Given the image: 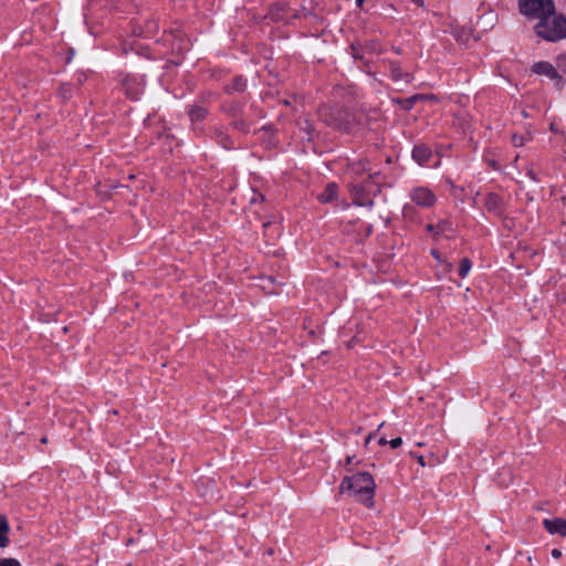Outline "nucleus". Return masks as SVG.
<instances>
[{"instance_id":"7ed1b4c3","label":"nucleus","mask_w":566,"mask_h":566,"mask_svg":"<svg viewBox=\"0 0 566 566\" xmlns=\"http://www.w3.org/2000/svg\"><path fill=\"white\" fill-rule=\"evenodd\" d=\"M535 32L538 36L547 41H557L566 38V18L560 14L551 15L535 25Z\"/></svg>"},{"instance_id":"412c9836","label":"nucleus","mask_w":566,"mask_h":566,"mask_svg":"<svg viewBox=\"0 0 566 566\" xmlns=\"http://www.w3.org/2000/svg\"><path fill=\"white\" fill-rule=\"evenodd\" d=\"M0 566H21V564L14 558H2L0 559Z\"/></svg>"},{"instance_id":"c85d7f7f","label":"nucleus","mask_w":566,"mask_h":566,"mask_svg":"<svg viewBox=\"0 0 566 566\" xmlns=\"http://www.w3.org/2000/svg\"><path fill=\"white\" fill-rule=\"evenodd\" d=\"M354 457H347L346 458V464L349 465L353 463Z\"/></svg>"},{"instance_id":"dca6fc26","label":"nucleus","mask_w":566,"mask_h":566,"mask_svg":"<svg viewBox=\"0 0 566 566\" xmlns=\"http://www.w3.org/2000/svg\"><path fill=\"white\" fill-rule=\"evenodd\" d=\"M349 169L355 175H361L370 170L369 163L366 160H358L349 166Z\"/></svg>"},{"instance_id":"39448f33","label":"nucleus","mask_w":566,"mask_h":566,"mask_svg":"<svg viewBox=\"0 0 566 566\" xmlns=\"http://www.w3.org/2000/svg\"><path fill=\"white\" fill-rule=\"evenodd\" d=\"M532 72H534L535 74L547 76L548 78L555 82V85L558 88H562L564 85L563 77L558 74L554 65L551 64L549 62L541 61L534 63L532 66Z\"/></svg>"},{"instance_id":"393cba45","label":"nucleus","mask_w":566,"mask_h":566,"mask_svg":"<svg viewBox=\"0 0 566 566\" xmlns=\"http://www.w3.org/2000/svg\"><path fill=\"white\" fill-rule=\"evenodd\" d=\"M558 66L566 73V56L558 57Z\"/></svg>"},{"instance_id":"2f4dec72","label":"nucleus","mask_w":566,"mask_h":566,"mask_svg":"<svg viewBox=\"0 0 566 566\" xmlns=\"http://www.w3.org/2000/svg\"><path fill=\"white\" fill-rule=\"evenodd\" d=\"M270 226H271V222H270V221H268V222H264V223H263V228H264L265 230H266Z\"/></svg>"},{"instance_id":"f8f14e48","label":"nucleus","mask_w":566,"mask_h":566,"mask_svg":"<svg viewBox=\"0 0 566 566\" xmlns=\"http://www.w3.org/2000/svg\"><path fill=\"white\" fill-rule=\"evenodd\" d=\"M124 87L127 96H129L132 99H138L144 91V87L134 78H126L124 82Z\"/></svg>"},{"instance_id":"c9c22d12","label":"nucleus","mask_w":566,"mask_h":566,"mask_svg":"<svg viewBox=\"0 0 566 566\" xmlns=\"http://www.w3.org/2000/svg\"><path fill=\"white\" fill-rule=\"evenodd\" d=\"M563 301H564V302H566V297H565V298H563Z\"/></svg>"},{"instance_id":"ddd939ff","label":"nucleus","mask_w":566,"mask_h":566,"mask_svg":"<svg viewBox=\"0 0 566 566\" xmlns=\"http://www.w3.org/2000/svg\"><path fill=\"white\" fill-rule=\"evenodd\" d=\"M338 186L335 182H329L326 185L324 191L318 195V200L322 203H328L334 201L337 198Z\"/></svg>"},{"instance_id":"9b49d317","label":"nucleus","mask_w":566,"mask_h":566,"mask_svg":"<svg viewBox=\"0 0 566 566\" xmlns=\"http://www.w3.org/2000/svg\"><path fill=\"white\" fill-rule=\"evenodd\" d=\"M431 156H432L431 149L424 144L416 145L412 149V158L420 166L428 164Z\"/></svg>"},{"instance_id":"a211bd4d","label":"nucleus","mask_w":566,"mask_h":566,"mask_svg":"<svg viewBox=\"0 0 566 566\" xmlns=\"http://www.w3.org/2000/svg\"><path fill=\"white\" fill-rule=\"evenodd\" d=\"M452 223L447 221V220H443V221H440L437 223V231H438V234H442V233H446L448 231H452Z\"/></svg>"},{"instance_id":"a878e982","label":"nucleus","mask_w":566,"mask_h":566,"mask_svg":"<svg viewBox=\"0 0 566 566\" xmlns=\"http://www.w3.org/2000/svg\"><path fill=\"white\" fill-rule=\"evenodd\" d=\"M427 231L432 233L434 237H437L438 235L437 224H428Z\"/></svg>"},{"instance_id":"b1692460","label":"nucleus","mask_w":566,"mask_h":566,"mask_svg":"<svg viewBox=\"0 0 566 566\" xmlns=\"http://www.w3.org/2000/svg\"><path fill=\"white\" fill-rule=\"evenodd\" d=\"M389 444L392 449H397L402 444V440H401V438H395L389 441Z\"/></svg>"},{"instance_id":"aec40b11","label":"nucleus","mask_w":566,"mask_h":566,"mask_svg":"<svg viewBox=\"0 0 566 566\" xmlns=\"http://www.w3.org/2000/svg\"><path fill=\"white\" fill-rule=\"evenodd\" d=\"M415 208L411 205H405L402 208V214L406 219H411L413 217Z\"/></svg>"},{"instance_id":"f3484780","label":"nucleus","mask_w":566,"mask_h":566,"mask_svg":"<svg viewBox=\"0 0 566 566\" xmlns=\"http://www.w3.org/2000/svg\"><path fill=\"white\" fill-rule=\"evenodd\" d=\"M472 268V262L468 258H463L460 262L459 266V275L460 277L464 279L468 276L470 270Z\"/></svg>"},{"instance_id":"1a4fd4ad","label":"nucleus","mask_w":566,"mask_h":566,"mask_svg":"<svg viewBox=\"0 0 566 566\" xmlns=\"http://www.w3.org/2000/svg\"><path fill=\"white\" fill-rule=\"evenodd\" d=\"M387 65L390 71V76H391L392 81H395V82L402 81L405 83H410L412 81V78H413L412 75L408 72H403L399 62L388 61Z\"/></svg>"},{"instance_id":"f257e3e1","label":"nucleus","mask_w":566,"mask_h":566,"mask_svg":"<svg viewBox=\"0 0 566 566\" xmlns=\"http://www.w3.org/2000/svg\"><path fill=\"white\" fill-rule=\"evenodd\" d=\"M375 481L370 473L360 472L352 476H345L339 485L342 493H350L355 500L367 507L374 506Z\"/></svg>"},{"instance_id":"e433bc0d","label":"nucleus","mask_w":566,"mask_h":566,"mask_svg":"<svg viewBox=\"0 0 566 566\" xmlns=\"http://www.w3.org/2000/svg\"><path fill=\"white\" fill-rule=\"evenodd\" d=\"M55 566H62V565H61V564H57V565H55Z\"/></svg>"},{"instance_id":"cd10ccee","label":"nucleus","mask_w":566,"mask_h":566,"mask_svg":"<svg viewBox=\"0 0 566 566\" xmlns=\"http://www.w3.org/2000/svg\"><path fill=\"white\" fill-rule=\"evenodd\" d=\"M378 443H379V444H381V446H384V444H387V443H389V442H388V441L382 437V438H380V439L378 440Z\"/></svg>"},{"instance_id":"9d476101","label":"nucleus","mask_w":566,"mask_h":566,"mask_svg":"<svg viewBox=\"0 0 566 566\" xmlns=\"http://www.w3.org/2000/svg\"><path fill=\"white\" fill-rule=\"evenodd\" d=\"M543 526L549 534H558L560 536H566V520L565 518H545L543 521Z\"/></svg>"},{"instance_id":"20e7f679","label":"nucleus","mask_w":566,"mask_h":566,"mask_svg":"<svg viewBox=\"0 0 566 566\" xmlns=\"http://www.w3.org/2000/svg\"><path fill=\"white\" fill-rule=\"evenodd\" d=\"M520 12L528 20L542 22L555 11L553 0H518Z\"/></svg>"},{"instance_id":"c756f323","label":"nucleus","mask_w":566,"mask_h":566,"mask_svg":"<svg viewBox=\"0 0 566 566\" xmlns=\"http://www.w3.org/2000/svg\"><path fill=\"white\" fill-rule=\"evenodd\" d=\"M431 253H432V255H433L437 260H439V259H440V255H439V253H438L437 251H434V250H433Z\"/></svg>"},{"instance_id":"f704fd0d","label":"nucleus","mask_w":566,"mask_h":566,"mask_svg":"<svg viewBox=\"0 0 566 566\" xmlns=\"http://www.w3.org/2000/svg\"><path fill=\"white\" fill-rule=\"evenodd\" d=\"M46 441H48V440H46V438H45V437L41 439V442H42V443H46Z\"/></svg>"},{"instance_id":"4be33fe9","label":"nucleus","mask_w":566,"mask_h":566,"mask_svg":"<svg viewBox=\"0 0 566 566\" xmlns=\"http://www.w3.org/2000/svg\"><path fill=\"white\" fill-rule=\"evenodd\" d=\"M512 143L515 147H521L525 143V138L522 135H513Z\"/></svg>"},{"instance_id":"0eeeda50","label":"nucleus","mask_w":566,"mask_h":566,"mask_svg":"<svg viewBox=\"0 0 566 566\" xmlns=\"http://www.w3.org/2000/svg\"><path fill=\"white\" fill-rule=\"evenodd\" d=\"M484 208L490 213H493L497 217H503L505 213V205L503 199L494 192H489L484 197Z\"/></svg>"},{"instance_id":"bb28decb","label":"nucleus","mask_w":566,"mask_h":566,"mask_svg":"<svg viewBox=\"0 0 566 566\" xmlns=\"http://www.w3.org/2000/svg\"><path fill=\"white\" fill-rule=\"evenodd\" d=\"M552 556H553L554 558H559V557L562 556V552H560V549H558V548H554V549L552 551Z\"/></svg>"},{"instance_id":"4468645a","label":"nucleus","mask_w":566,"mask_h":566,"mask_svg":"<svg viewBox=\"0 0 566 566\" xmlns=\"http://www.w3.org/2000/svg\"><path fill=\"white\" fill-rule=\"evenodd\" d=\"M207 114H208L207 108H205L203 106H200V105H192L188 109V115L190 117L191 123H193V124L203 120L206 118Z\"/></svg>"},{"instance_id":"5701e85b","label":"nucleus","mask_w":566,"mask_h":566,"mask_svg":"<svg viewBox=\"0 0 566 566\" xmlns=\"http://www.w3.org/2000/svg\"><path fill=\"white\" fill-rule=\"evenodd\" d=\"M233 125L235 128L240 129L241 132L248 133V130H249L247 127V124L242 119L234 120Z\"/></svg>"},{"instance_id":"6ab92c4d","label":"nucleus","mask_w":566,"mask_h":566,"mask_svg":"<svg viewBox=\"0 0 566 566\" xmlns=\"http://www.w3.org/2000/svg\"><path fill=\"white\" fill-rule=\"evenodd\" d=\"M232 88L237 92H242L245 88V81L242 77H235L232 82Z\"/></svg>"},{"instance_id":"473e14b6","label":"nucleus","mask_w":566,"mask_h":566,"mask_svg":"<svg viewBox=\"0 0 566 566\" xmlns=\"http://www.w3.org/2000/svg\"><path fill=\"white\" fill-rule=\"evenodd\" d=\"M365 0H356L358 7H361Z\"/></svg>"},{"instance_id":"2eb2a0df","label":"nucleus","mask_w":566,"mask_h":566,"mask_svg":"<svg viewBox=\"0 0 566 566\" xmlns=\"http://www.w3.org/2000/svg\"><path fill=\"white\" fill-rule=\"evenodd\" d=\"M9 523L4 515H0V547H6L9 544L8 533Z\"/></svg>"},{"instance_id":"72a5a7b5","label":"nucleus","mask_w":566,"mask_h":566,"mask_svg":"<svg viewBox=\"0 0 566 566\" xmlns=\"http://www.w3.org/2000/svg\"><path fill=\"white\" fill-rule=\"evenodd\" d=\"M371 438H373V434H368L367 438H366V443H368Z\"/></svg>"},{"instance_id":"f03ea898","label":"nucleus","mask_w":566,"mask_h":566,"mask_svg":"<svg viewBox=\"0 0 566 566\" xmlns=\"http://www.w3.org/2000/svg\"><path fill=\"white\" fill-rule=\"evenodd\" d=\"M322 119L331 127L347 134H355L361 128L357 114L342 107H335L321 114Z\"/></svg>"},{"instance_id":"423d86ee","label":"nucleus","mask_w":566,"mask_h":566,"mask_svg":"<svg viewBox=\"0 0 566 566\" xmlns=\"http://www.w3.org/2000/svg\"><path fill=\"white\" fill-rule=\"evenodd\" d=\"M412 202L422 208H430L434 205L437 198L434 193L426 187H417L409 195Z\"/></svg>"},{"instance_id":"7c9ffc66","label":"nucleus","mask_w":566,"mask_h":566,"mask_svg":"<svg viewBox=\"0 0 566 566\" xmlns=\"http://www.w3.org/2000/svg\"><path fill=\"white\" fill-rule=\"evenodd\" d=\"M527 175H528L533 180H536V177H535V175L533 174V171H532V170H530Z\"/></svg>"},{"instance_id":"6e6552de","label":"nucleus","mask_w":566,"mask_h":566,"mask_svg":"<svg viewBox=\"0 0 566 566\" xmlns=\"http://www.w3.org/2000/svg\"><path fill=\"white\" fill-rule=\"evenodd\" d=\"M353 196V202L360 207L371 208L374 206V200L366 192L365 188L360 185H355L350 189Z\"/></svg>"}]
</instances>
